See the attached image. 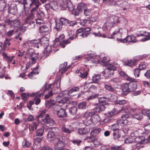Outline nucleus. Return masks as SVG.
<instances>
[{
  "label": "nucleus",
  "mask_w": 150,
  "mask_h": 150,
  "mask_svg": "<svg viewBox=\"0 0 150 150\" xmlns=\"http://www.w3.org/2000/svg\"><path fill=\"white\" fill-rule=\"evenodd\" d=\"M60 6L64 8L67 7L69 11H72L74 9L70 0H56ZM50 3L48 4L49 6L53 10H55L57 8L58 4L56 0H50Z\"/></svg>",
  "instance_id": "f257e3e1"
},
{
  "label": "nucleus",
  "mask_w": 150,
  "mask_h": 150,
  "mask_svg": "<svg viewBox=\"0 0 150 150\" xmlns=\"http://www.w3.org/2000/svg\"><path fill=\"white\" fill-rule=\"evenodd\" d=\"M91 28H80L77 30L74 35V32L73 31H70L69 34L70 37H69L70 40H73L76 37L80 38L87 37L90 33Z\"/></svg>",
  "instance_id": "f03ea898"
},
{
  "label": "nucleus",
  "mask_w": 150,
  "mask_h": 150,
  "mask_svg": "<svg viewBox=\"0 0 150 150\" xmlns=\"http://www.w3.org/2000/svg\"><path fill=\"white\" fill-rule=\"evenodd\" d=\"M46 112L45 110L42 111L39 115L37 116V120L39 122L42 121L47 126L54 125L55 124L54 121L50 118L48 114L45 115Z\"/></svg>",
  "instance_id": "7ed1b4c3"
},
{
  "label": "nucleus",
  "mask_w": 150,
  "mask_h": 150,
  "mask_svg": "<svg viewBox=\"0 0 150 150\" xmlns=\"http://www.w3.org/2000/svg\"><path fill=\"white\" fill-rule=\"evenodd\" d=\"M57 136L58 137H56L54 140L55 142L54 149H63L65 144V143L61 140L62 139V137L59 134Z\"/></svg>",
  "instance_id": "20e7f679"
},
{
  "label": "nucleus",
  "mask_w": 150,
  "mask_h": 150,
  "mask_svg": "<svg viewBox=\"0 0 150 150\" xmlns=\"http://www.w3.org/2000/svg\"><path fill=\"white\" fill-rule=\"evenodd\" d=\"M135 37L133 35L130 36H128L126 38L122 39V38H119L118 37L117 38V40L120 41L121 42H132L135 43L137 42L138 40L135 39Z\"/></svg>",
  "instance_id": "39448f33"
},
{
  "label": "nucleus",
  "mask_w": 150,
  "mask_h": 150,
  "mask_svg": "<svg viewBox=\"0 0 150 150\" xmlns=\"http://www.w3.org/2000/svg\"><path fill=\"white\" fill-rule=\"evenodd\" d=\"M4 22L10 26H18L20 25V22L18 19H13L12 18L6 19L5 20Z\"/></svg>",
  "instance_id": "423d86ee"
},
{
  "label": "nucleus",
  "mask_w": 150,
  "mask_h": 150,
  "mask_svg": "<svg viewBox=\"0 0 150 150\" xmlns=\"http://www.w3.org/2000/svg\"><path fill=\"white\" fill-rule=\"evenodd\" d=\"M119 18L117 16H112L110 18V20L111 22V24H110V25L108 24V21H107L106 23V25L105 26V27H107V26L109 27V28H106L107 30H110V28L113 26V24H116V23H118L120 22V21L118 20Z\"/></svg>",
  "instance_id": "0eeeda50"
},
{
  "label": "nucleus",
  "mask_w": 150,
  "mask_h": 150,
  "mask_svg": "<svg viewBox=\"0 0 150 150\" xmlns=\"http://www.w3.org/2000/svg\"><path fill=\"white\" fill-rule=\"evenodd\" d=\"M70 43V42L69 38L68 39L66 40L63 41L62 42H61V41L59 40L58 38H57L55 40L54 46H55L59 44L62 47L64 48L66 45Z\"/></svg>",
  "instance_id": "6e6552de"
},
{
  "label": "nucleus",
  "mask_w": 150,
  "mask_h": 150,
  "mask_svg": "<svg viewBox=\"0 0 150 150\" xmlns=\"http://www.w3.org/2000/svg\"><path fill=\"white\" fill-rule=\"evenodd\" d=\"M127 114H126L122 115L121 117L122 119L120 120H118L117 121V123L119 124L120 126H122V125H127L131 122V121L130 120H129V119H130L129 118H124V117H123V116L126 115Z\"/></svg>",
  "instance_id": "1a4fd4ad"
},
{
  "label": "nucleus",
  "mask_w": 150,
  "mask_h": 150,
  "mask_svg": "<svg viewBox=\"0 0 150 150\" xmlns=\"http://www.w3.org/2000/svg\"><path fill=\"white\" fill-rule=\"evenodd\" d=\"M123 117L126 118H129L131 119L132 118H134L138 120H140L141 119L142 117V115L141 113H138L132 115L130 114H128L126 115L123 116Z\"/></svg>",
  "instance_id": "9d476101"
},
{
  "label": "nucleus",
  "mask_w": 150,
  "mask_h": 150,
  "mask_svg": "<svg viewBox=\"0 0 150 150\" xmlns=\"http://www.w3.org/2000/svg\"><path fill=\"white\" fill-rule=\"evenodd\" d=\"M31 50H29L27 52V53L29 59L32 61V64H34L36 62L35 60L38 58V55L33 53V52L31 51Z\"/></svg>",
  "instance_id": "9b49d317"
},
{
  "label": "nucleus",
  "mask_w": 150,
  "mask_h": 150,
  "mask_svg": "<svg viewBox=\"0 0 150 150\" xmlns=\"http://www.w3.org/2000/svg\"><path fill=\"white\" fill-rule=\"evenodd\" d=\"M121 87L122 90V94L123 95L126 96L129 93L128 83H124L122 85Z\"/></svg>",
  "instance_id": "f8f14e48"
},
{
  "label": "nucleus",
  "mask_w": 150,
  "mask_h": 150,
  "mask_svg": "<svg viewBox=\"0 0 150 150\" xmlns=\"http://www.w3.org/2000/svg\"><path fill=\"white\" fill-rule=\"evenodd\" d=\"M41 42L42 44H45L47 45L46 51L47 52H50L51 51V47L48 45V40L46 37H43L41 39Z\"/></svg>",
  "instance_id": "ddd939ff"
},
{
  "label": "nucleus",
  "mask_w": 150,
  "mask_h": 150,
  "mask_svg": "<svg viewBox=\"0 0 150 150\" xmlns=\"http://www.w3.org/2000/svg\"><path fill=\"white\" fill-rule=\"evenodd\" d=\"M135 141L137 143L143 144L148 143L149 141L148 139H146L143 136L136 137L135 139Z\"/></svg>",
  "instance_id": "4468645a"
},
{
  "label": "nucleus",
  "mask_w": 150,
  "mask_h": 150,
  "mask_svg": "<svg viewBox=\"0 0 150 150\" xmlns=\"http://www.w3.org/2000/svg\"><path fill=\"white\" fill-rule=\"evenodd\" d=\"M40 33L43 35H48L49 33V28L47 26L44 25L39 28Z\"/></svg>",
  "instance_id": "2eb2a0df"
},
{
  "label": "nucleus",
  "mask_w": 150,
  "mask_h": 150,
  "mask_svg": "<svg viewBox=\"0 0 150 150\" xmlns=\"http://www.w3.org/2000/svg\"><path fill=\"white\" fill-rule=\"evenodd\" d=\"M105 105L102 104V103H99L98 106L94 109V110L96 112L99 113L103 111L105 109Z\"/></svg>",
  "instance_id": "dca6fc26"
},
{
  "label": "nucleus",
  "mask_w": 150,
  "mask_h": 150,
  "mask_svg": "<svg viewBox=\"0 0 150 150\" xmlns=\"http://www.w3.org/2000/svg\"><path fill=\"white\" fill-rule=\"evenodd\" d=\"M67 64V62H65L63 64L60 65L59 68V71H61V73L62 74L64 73L67 70V69L70 68V65H69L67 67H66Z\"/></svg>",
  "instance_id": "f3484780"
},
{
  "label": "nucleus",
  "mask_w": 150,
  "mask_h": 150,
  "mask_svg": "<svg viewBox=\"0 0 150 150\" xmlns=\"http://www.w3.org/2000/svg\"><path fill=\"white\" fill-rule=\"evenodd\" d=\"M55 129L56 130H58L57 128H54L53 129L52 131L49 132L47 134V138L49 141H51L52 140L54 136H55V137H58L57 136L59 134L56 135V133H54V130Z\"/></svg>",
  "instance_id": "a211bd4d"
},
{
  "label": "nucleus",
  "mask_w": 150,
  "mask_h": 150,
  "mask_svg": "<svg viewBox=\"0 0 150 150\" xmlns=\"http://www.w3.org/2000/svg\"><path fill=\"white\" fill-rule=\"evenodd\" d=\"M8 11L13 14H15L17 11V7L16 4H11L8 8Z\"/></svg>",
  "instance_id": "6ab92c4d"
},
{
  "label": "nucleus",
  "mask_w": 150,
  "mask_h": 150,
  "mask_svg": "<svg viewBox=\"0 0 150 150\" xmlns=\"http://www.w3.org/2000/svg\"><path fill=\"white\" fill-rule=\"evenodd\" d=\"M57 115L59 117L61 118L65 117L67 115L65 110L63 108H61L57 111Z\"/></svg>",
  "instance_id": "aec40b11"
},
{
  "label": "nucleus",
  "mask_w": 150,
  "mask_h": 150,
  "mask_svg": "<svg viewBox=\"0 0 150 150\" xmlns=\"http://www.w3.org/2000/svg\"><path fill=\"white\" fill-rule=\"evenodd\" d=\"M90 128L87 127L79 128L78 130V132L81 135H86L90 131Z\"/></svg>",
  "instance_id": "412c9836"
},
{
  "label": "nucleus",
  "mask_w": 150,
  "mask_h": 150,
  "mask_svg": "<svg viewBox=\"0 0 150 150\" xmlns=\"http://www.w3.org/2000/svg\"><path fill=\"white\" fill-rule=\"evenodd\" d=\"M90 135L91 136H90L86 137L84 140H86L88 142L93 143H94L97 140V139L96 137L94 136V135L92 134L91 133H90Z\"/></svg>",
  "instance_id": "4be33fe9"
},
{
  "label": "nucleus",
  "mask_w": 150,
  "mask_h": 150,
  "mask_svg": "<svg viewBox=\"0 0 150 150\" xmlns=\"http://www.w3.org/2000/svg\"><path fill=\"white\" fill-rule=\"evenodd\" d=\"M113 72V71H110L109 69H105L104 71L102 72V73L104 76L107 78L111 77L114 74Z\"/></svg>",
  "instance_id": "5701e85b"
},
{
  "label": "nucleus",
  "mask_w": 150,
  "mask_h": 150,
  "mask_svg": "<svg viewBox=\"0 0 150 150\" xmlns=\"http://www.w3.org/2000/svg\"><path fill=\"white\" fill-rule=\"evenodd\" d=\"M128 83L129 92L134 91L137 88V84L136 82H129Z\"/></svg>",
  "instance_id": "b1692460"
},
{
  "label": "nucleus",
  "mask_w": 150,
  "mask_h": 150,
  "mask_svg": "<svg viewBox=\"0 0 150 150\" xmlns=\"http://www.w3.org/2000/svg\"><path fill=\"white\" fill-rule=\"evenodd\" d=\"M120 29L118 28L111 35V36L110 37H109L108 38H113V36L116 35L117 38V37L119 38H120L121 37L122 34L120 32Z\"/></svg>",
  "instance_id": "393cba45"
},
{
  "label": "nucleus",
  "mask_w": 150,
  "mask_h": 150,
  "mask_svg": "<svg viewBox=\"0 0 150 150\" xmlns=\"http://www.w3.org/2000/svg\"><path fill=\"white\" fill-rule=\"evenodd\" d=\"M78 124L77 123H71L69 126L71 133L75 131L77 128Z\"/></svg>",
  "instance_id": "a878e982"
},
{
  "label": "nucleus",
  "mask_w": 150,
  "mask_h": 150,
  "mask_svg": "<svg viewBox=\"0 0 150 150\" xmlns=\"http://www.w3.org/2000/svg\"><path fill=\"white\" fill-rule=\"evenodd\" d=\"M91 119L93 123H96L100 120V117L97 114L93 113V115L91 117Z\"/></svg>",
  "instance_id": "bb28decb"
},
{
  "label": "nucleus",
  "mask_w": 150,
  "mask_h": 150,
  "mask_svg": "<svg viewBox=\"0 0 150 150\" xmlns=\"http://www.w3.org/2000/svg\"><path fill=\"white\" fill-rule=\"evenodd\" d=\"M86 8L87 6L86 4L83 3H81L78 4L77 7V10L79 12H81L83 10H84Z\"/></svg>",
  "instance_id": "cd10ccee"
},
{
  "label": "nucleus",
  "mask_w": 150,
  "mask_h": 150,
  "mask_svg": "<svg viewBox=\"0 0 150 150\" xmlns=\"http://www.w3.org/2000/svg\"><path fill=\"white\" fill-rule=\"evenodd\" d=\"M109 100L108 98L102 97L99 99V103H102V104L106 105L108 104L107 102Z\"/></svg>",
  "instance_id": "c85d7f7f"
},
{
  "label": "nucleus",
  "mask_w": 150,
  "mask_h": 150,
  "mask_svg": "<svg viewBox=\"0 0 150 150\" xmlns=\"http://www.w3.org/2000/svg\"><path fill=\"white\" fill-rule=\"evenodd\" d=\"M78 109L77 107L73 106L69 108V110L70 113L72 115H75L77 112Z\"/></svg>",
  "instance_id": "c756f323"
},
{
  "label": "nucleus",
  "mask_w": 150,
  "mask_h": 150,
  "mask_svg": "<svg viewBox=\"0 0 150 150\" xmlns=\"http://www.w3.org/2000/svg\"><path fill=\"white\" fill-rule=\"evenodd\" d=\"M55 102L54 100L50 99L47 100L45 103V104L46 106L48 107H51L55 104Z\"/></svg>",
  "instance_id": "7c9ffc66"
},
{
  "label": "nucleus",
  "mask_w": 150,
  "mask_h": 150,
  "mask_svg": "<svg viewBox=\"0 0 150 150\" xmlns=\"http://www.w3.org/2000/svg\"><path fill=\"white\" fill-rule=\"evenodd\" d=\"M59 21H55L56 25L54 27V28L56 29L58 31H60L61 30L63 25L61 23H60Z\"/></svg>",
  "instance_id": "2f4dec72"
},
{
  "label": "nucleus",
  "mask_w": 150,
  "mask_h": 150,
  "mask_svg": "<svg viewBox=\"0 0 150 150\" xmlns=\"http://www.w3.org/2000/svg\"><path fill=\"white\" fill-rule=\"evenodd\" d=\"M90 23V19L88 18L87 19L81 20L80 21L81 24L83 25H87Z\"/></svg>",
  "instance_id": "473e14b6"
},
{
  "label": "nucleus",
  "mask_w": 150,
  "mask_h": 150,
  "mask_svg": "<svg viewBox=\"0 0 150 150\" xmlns=\"http://www.w3.org/2000/svg\"><path fill=\"white\" fill-rule=\"evenodd\" d=\"M61 130L62 132L64 133L68 134H71L70 131V130L69 128H68L64 125L62 126L61 128Z\"/></svg>",
  "instance_id": "72a5a7b5"
},
{
  "label": "nucleus",
  "mask_w": 150,
  "mask_h": 150,
  "mask_svg": "<svg viewBox=\"0 0 150 150\" xmlns=\"http://www.w3.org/2000/svg\"><path fill=\"white\" fill-rule=\"evenodd\" d=\"M100 79V76L99 74L95 75L93 76L92 79V81L94 83H97Z\"/></svg>",
  "instance_id": "f704fd0d"
},
{
  "label": "nucleus",
  "mask_w": 150,
  "mask_h": 150,
  "mask_svg": "<svg viewBox=\"0 0 150 150\" xmlns=\"http://www.w3.org/2000/svg\"><path fill=\"white\" fill-rule=\"evenodd\" d=\"M60 23H61L63 25H67L69 23V21L67 19L62 18H61L59 21Z\"/></svg>",
  "instance_id": "c9c22d12"
},
{
  "label": "nucleus",
  "mask_w": 150,
  "mask_h": 150,
  "mask_svg": "<svg viewBox=\"0 0 150 150\" xmlns=\"http://www.w3.org/2000/svg\"><path fill=\"white\" fill-rule=\"evenodd\" d=\"M41 5V3H38L37 4H34L35 7H33L31 10V13H33L35 15V12H36L38 8L39 7V6Z\"/></svg>",
  "instance_id": "e433bc0d"
},
{
  "label": "nucleus",
  "mask_w": 150,
  "mask_h": 150,
  "mask_svg": "<svg viewBox=\"0 0 150 150\" xmlns=\"http://www.w3.org/2000/svg\"><path fill=\"white\" fill-rule=\"evenodd\" d=\"M104 87L106 90L109 92H112L115 91V90L110 85L105 84Z\"/></svg>",
  "instance_id": "4c0bfd02"
},
{
  "label": "nucleus",
  "mask_w": 150,
  "mask_h": 150,
  "mask_svg": "<svg viewBox=\"0 0 150 150\" xmlns=\"http://www.w3.org/2000/svg\"><path fill=\"white\" fill-rule=\"evenodd\" d=\"M35 18V15L33 13L30 14L26 18L25 22L27 23H28L30 20H33Z\"/></svg>",
  "instance_id": "58836bf2"
},
{
  "label": "nucleus",
  "mask_w": 150,
  "mask_h": 150,
  "mask_svg": "<svg viewBox=\"0 0 150 150\" xmlns=\"http://www.w3.org/2000/svg\"><path fill=\"white\" fill-rule=\"evenodd\" d=\"M6 7V4L4 0H0V11L2 10Z\"/></svg>",
  "instance_id": "ea45409f"
},
{
  "label": "nucleus",
  "mask_w": 150,
  "mask_h": 150,
  "mask_svg": "<svg viewBox=\"0 0 150 150\" xmlns=\"http://www.w3.org/2000/svg\"><path fill=\"white\" fill-rule=\"evenodd\" d=\"M142 114L147 116L150 119V110L144 109L142 111Z\"/></svg>",
  "instance_id": "a19ab883"
},
{
  "label": "nucleus",
  "mask_w": 150,
  "mask_h": 150,
  "mask_svg": "<svg viewBox=\"0 0 150 150\" xmlns=\"http://www.w3.org/2000/svg\"><path fill=\"white\" fill-rule=\"evenodd\" d=\"M44 131V128L42 127L41 128L39 129H38L36 132V136H42L43 135Z\"/></svg>",
  "instance_id": "79ce46f5"
},
{
  "label": "nucleus",
  "mask_w": 150,
  "mask_h": 150,
  "mask_svg": "<svg viewBox=\"0 0 150 150\" xmlns=\"http://www.w3.org/2000/svg\"><path fill=\"white\" fill-rule=\"evenodd\" d=\"M134 64V63L131 60H128L125 61L124 63V65L132 67Z\"/></svg>",
  "instance_id": "37998d69"
},
{
  "label": "nucleus",
  "mask_w": 150,
  "mask_h": 150,
  "mask_svg": "<svg viewBox=\"0 0 150 150\" xmlns=\"http://www.w3.org/2000/svg\"><path fill=\"white\" fill-rule=\"evenodd\" d=\"M103 3L109 4L112 5H115L116 2L114 0H103Z\"/></svg>",
  "instance_id": "c03bdc74"
},
{
  "label": "nucleus",
  "mask_w": 150,
  "mask_h": 150,
  "mask_svg": "<svg viewBox=\"0 0 150 150\" xmlns=\"http://www.w3.org/2000/svg\"><path fill=\"white\" fill-rule=\"evenodd\" d=\"M120 127V125L117 122V123L112 125L111 128L112 129L113 131H118L117 130L119 129Z\"/></svg>",
  "instance_id": "a18cd8bd"
},
{
  "label": "nucleus",
  "mask_w": 150,
  "mask_h": 150,
  "mask_svg": "<svg viewBox=\"0 0 150 150\" xmlns=\"http://www.w3.org/2000/svg\"><path fill=\"white\" fill-rule=\"evenodd\" d=\"M86 105V102L83 101L78 104V108L79 109H85Z\"/></svg>",
  "instance_id": "49530a36"
},
{
  "label": "nucleus",
  "mask_w": 150,
  "mask_h": 150,
  "mask_svg": "<svg viewBox=\"0 0 150 150\" xmlns=\"http://www.w3.org/2000/svg\"><path fill=\"white\" fill-rule=\"evenodd\" d=\"M101 129L100 128H97L95 129L92 130L91 132V133L94 135V136L95 135V133L97 134H99L101 131Z\"/></svg>",
  "instance_id": "de8ad7c7"
},
{
  "label": "nucleus",
  "mask_w": 150,
  "mask_h": 150,
  "mask_svg": "<svg viewBox=\"0 0 150 150\" xmlns=\"http://www.w3.org/2000/svg\"><path fill=\"white\" fill-rule=\"evenodd\" d=\"M83 123L86 126H88L91 124L93 122L91 118L90 119H86L84 120L83 121Z\"/></svg>",
  "instance_id": "09e8293b"
},
{
  "label": "nucleus",
  "mask_w": 150,
  "mask_h": 150,
  "mask_svg": "<svg viewBox=\"0 0 150 150\" xmlns=\"http://www.w3.org/2000/svg\"><path fill=\"white\" fill-rule=\"evenodd\" d=\"M93 112H85L83 115L84 117L87 118L90 117H91L93 115Z\"/></svg>",
  "instance_id": "8fccbe9b"
},
{
  "label": "nucleus",
  "mask_w": 150,
  "mask_h": 150,
  "mask_svg": "<svg viewBox=\"0 0 150 150\" xmlns=\"http://www.w3.org/2000/svg\"><path fill=\"white\" fill-rule=\"evenodd\" d=\"M113 136L114 138L115 139H117L120 137V135L118 131H113Z\"/></svg>",
  "instance_id": "3c124183"
},
{
  "label": "nucleus",
  "mask_w": 150,
  "mask_h": 150,
  "mask_svg": "<svg viewBox=\"0 0 150 150\" xmlns=\"http://www.w3.org/2000/svg\"><path fill=\"white\" fill-rule=\"evenodd\" d=\"M125 80L129 81H130V82H136L137 81L134 79L131 78L128 75L126 76V77L125 78Z\"/></svg>",
  "instance_id": "603ef678"
},
{
  "label": "nucleus",
  "mask_w": 150,
  "mask_h": 150,
  "mask_svg": "<svg viewBox=\"0 0 150 150\" xmlns=\"http://www.w3.org/2000/svg\"><path fill=\"white\" fill-rule=\"evenodd\" d=\"M127 101L125 100H117L115 102V104L120 105H124L126 103Z\"/></svg>",
  "instance_id": "864d4df0"
},
{
  "label": "nucleus",
  "mask_w": 150,
  "mask_h": 150,
  "mask_svg": "<svg viewBox=\"0 0 150 150\" xmlns=\"http://www.w3.org/2000/svg\"><path fill=\"white\" fill-rule=\"evenodd\" d=\"M146 66L147 65L146 63V64L144 62H142L139 65V69L141 70H142L145 69L146 68Z\"/></svg>",
  "instance_id": "5fc2aeb1"
},
{
  "label": "nucleus",
  "mask_w": 150,
  "mask_h": 150,
  "mask_svg": "<svg viewBox=\"0 0 150 150\" xmlns=\"http://www.w3.org/2000/svg\"><path fill=\"white\" fill-rule=\"evenodd\" d=\"M99 96L98 94H95L90 96L86 99L87 100H91L97 98Z\"/></svg>",
  "instance_id": "6e6d98bb"
},
{
  "label": "nucleus",
  "mask_w": 150,
  "mask_h": 150,
  "mask_svg": "<svg viewBox=\"0 0 150 150\" xmlns=\"http://www.w3.org/2000/svg\"><path fill=\"white\" fill-rule=\"evenodd\" d=\"M96 86L92 85H91L89 88L88 89V92H94L95 91H96Z\"/></svg>",
  "instance_id": "4d7b16f0"
},
{
  "label": "nucleus",
  "mask_w": 150,
  "mask_h": 150,
  "mask_svg": "<svg viewBox=\"0 0 150 150\" xmlns=\"http://www.w3.org/2000/svg\"><path fill=\"white\" fill-rule=\"evenodd\" d=\"M134 140L131 137H128L126 138L125 141V143L128 144L132 143Z\"/></svg>",
  "instance_id": "13d9d810"
},
{
  "label": "nucleus",
  "mask_w": 150,
  "mask_h": 150,
  "mask_svg": "<svg viewBox=\"0 0 150 150\" xmlns=\"http://www.w3.org/2000/svg\"><path fill=\"white\" fill-rule=\"evenodd\" d=\"M28 93H21L22 98L24 100H25L27 99L28 97L29 96Z\"/></svg>",
  "instance_id": "bf43d9fd"
},
{
  "label": "nucleus",
  "mask_w": 150,
  "mask_h": 150,
  "mask_svg": "<svg viewBox=\"0 0 150 150\" xmlns=\"http://www.w3.org/2000/svg\"><path fill=\"white\" fill-rule=\"evenodd\" d=\"M106 69H109L110 71H113V72H114V70H116V67H115L113 65L111 64H109L108 65V68H106Z\"/></svg>",
  "instance_id": "052dcab7"
},
{
  "label": "nucleus",
  "mask_w": 150,
  "mask_h": 150,
  "mask_svg": "<svg viewBox=\"0 0 150 150\" xmlns=\"http://www.w3.org/2000/svg\"><path fill=\"white\" fill-rule=\"evenodd\" d=\"M83 13L86 16H89L91 13V10L90 9L85 8L83 11Z\"/></svg>",
  "instance_id": "680f3d73"
},
{
  "label": "nucleus",
  "mask_w": 150,
  "mask_h": 150,
  "mask_svg": "<svg viewBox=\"0 0 150 150\" xmlns=\"http://www.w3.org/2000/svg\"><path fill=\"white\" fill-rule=\"evenodd\" d=\"M141 70L139 68L136 69L134 70V74L136 77H138L139 76L140 71Z\"/></svg>",
  "instance_id": "e2e57ef3"
},
{
  "label": "nucleus",
  "mask_w": 150,
  "mask_h": 150,
  "mask_svg": "<svg viewBox=\"0 0 150 150\" xmlns=\"http://www.w3.org/2000/svg\"><path fill=\"white\" fill-rule=\"evenodd\" d=\"M57 102L59 103H61L62 104L65 105V106L66 107H67V104L66 103L67 100L65 98L62 99L61 100L59 101H58L57 100Z\"/></svg>",
  "instance_id": "0e129e2a"
},
{
  "label": "nucleus",
  "mask_w": 150,
  "mask_h": 150,
  "mask_svg": "<svg viewBox=\"0 0 150 150\" xmlns=\"http://www.w3.org/2000/svg\"><path fill=\"white\" fill-rule=\"evenodd\" d=\"M88 74L87 71L84 70V71H83L82 73L81 72L80 76L82 78H84L87 76Z\"/></svg>",
  "instance_id": "69168bd1"
},
{
  "label": "nucleus",
  "mask_w": 150,
  "mask_h": 150,
  "mask_svg": "<svg viewBox=\"0 0 150 150\" xmlns=\"http://www.w3.org/2000/svg\"><path fill=\"white\" fill-rule=\"evenodd\" d=\"M37 15L38 17H40L42 18H43L45 16L44 12L40 11H39L37 12Z\"/></svg>",
  "instance_id": "338daca9"
},
{
  "label": "nucleus",
  "mask_w": 150,
  "mask_h": 150,
  "mask_svg": "<svg viewBox=\"0 0 150 150\" xmlns=\"http://www.w3.org/2000/svg\"><path fill=\"white\" fill-rule=\"evenodd\" d=\"M36 24L39 25H40L43 23V21L41 19H36Z\"/></svg>",
  "instance_id": "774afa93"
}]
</instances>
